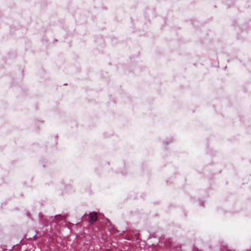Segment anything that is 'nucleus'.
<instances>
[{
    "instance_id": "1",
    "label": "nucleus",
    "mask_w": 251,
    "mask_h": 251,
    "mask_svg": "<svg viewBox=\"0 0 251 251\" xmlns=\"http://www.w3.org/2000/svg\"><path fill=\"white\" fill-rule=\"evenodd\" d=\"M89 218L90 219L89 220V222L91 224H93L94 222H96L98 219L97 213L95 212H91L89 213Z\"/></svg>"
}]
</instances>
